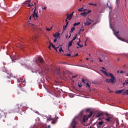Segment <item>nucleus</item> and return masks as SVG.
<instances>
[{
	"label": "nucleus",
	"instance_id": "1",
	"mask_svg": "<svg viewBox=\"0 0 128 128\" xmlns=\"http://www.w3.org/2000/svg\"><path fill=\"white\" fill-rule=\"evenodd\" d=\"M102 70H101L102 72L104 74L106 75V76H108V78H110V76L111 78L110 79L106 78V80L104 81L105 82H107L108 84H110V82H112V84H114V82H116V78L114 77V74H112L110 72H106V70L104 68L102 67Z\"/></svg>",
	"mask_w": 128,
	"mask_h": 128
},
{
	"label": "nucleus",
	"instance_id": "2",
	"mask_svg": "<svg viewBox=\"0 0 128 128\" xmlns=\"http://www.w3.org/2000/svg\"><path fill=\"white\" fill-rule=\"evenodd\" d=\"M37 66H40L42 64H44V59L40 56H38L35 60H34Z\"/></svg>",
	"mask_w": 128,
	"mask_h": 128
},
{
	"label": "nucleus",
	"instance_id": "3",
	"mask_svg": "<svg viewBox=\"0 0 128 128\" xmlns=\"http://www.w3.org/2000/svg\"><path fill=\"white\" fill-rule=\"evenodd\" d=\"M114 34H116V36L118 38V40H122V42H127V44H128V40H124V38H122V37H120L118 36V32H114Z\"/></svg>",
	"mask_w": 128,
	"mask_h": 128
},
{
	"label": "nucleus",
	"instance_id": "4",
	"mask_svg": "<svg viewBox=\"0 0 128 128\" xmlns=\"http://www.w3.org/2000/svg\"><path fill=\"white\" fill-rule=\"evenodd\" d=\"M94 22V20L90 19V18H87L86 20V22H84V24L85 26H88L90 24H91L92 22Z\"/></svg>",
	"mask_w": 128,
	"mask_h": 128
},
{
	"label": "nucleus",
	"instance_id": "5",
	"mask_svg": "<svg viewBox=\"0 0 128 128\" xmlns=\"http://www.w3.org/2000/svg\"><path fill=\"white\" fill-rule=\"evenodd\" d=\"M92 116V112H90V114L88 116H84L83 118V122H86Z\"/></svg>",
	"mask_w": 128,
	"mask_h": 128
},
{
	"label": "nucleus",
	"instance_id": "6",
	"mask_svg": "<svg viewBox=\"0 0 128 128\" xmlns=\"http://www.w3.org/2000/svg\"><path fill=\"white\" fill-rule=\"evenodd\" d=\"M36 7H35V9L34 10L33 15L32 16V18H38V12H36Z\"/></svg>",
	"mask_w": 128,
	"mask_h": 128
},
{
	"label": "nucleus",
	"instance_id": "7",
	"mask_svg": "<svg viewBox=\"0 0 128 128\" xmlns=\"http://www.w3.org/2000/svg\"><path fill=\"white\" fill-rule=\"evenodd\" d=\"M36 72H38L40 76H44V70H42V68H41L40 70Z\"/></svg>",
	"mask_w": 128,
	"mask_h": 128
},
{
	"label": "nucleus",
	"instance_id": "8",
	"mask_svg": "<svg viewBox=\"0 0 128 128\" xmlns=\"http://www.w3.org/2000/svg\"><path fill=\"white\" fill-rule=\"evenodd\" d=\"M76 120H73V121L71 124L70 126L72 128H76Z\"/></svg>",
	"mask_w": 128,
	"mask_h": 128
},
{
	"label": "nucleus",
	"instance_id": "9",
	"mask_svg": "<svg viewBox=\"0 0 128 128\" xmlns=\"http://www.w3.org/2000/svg\"><path fill=\"white\" fill-rule=\"evenodd\" d=\"M74 12H73L72 14H68V15H67L66 16L67 20H70L72 17V16H74Z\"/></svg>",
	"mask_w": 128,
	"mask_h": 128
},
{
	"label": "nucleus",
	"instance_id": "10",
	"mask_svg": "<svg viewBox=\"0 0 128 128\" xmlns=\"http://www.w3.org/2000/svg\"><path fill=\"white\" fill-rule=\"evenodd\" d=\"M47 120L48 122V121H50V120H52V123L54 124H56V121L55 120V119L54 118H52V117H50L49 118H48L47 119Z\"/></svg>",
	"mask_w": 128,
	"mask_h": 128
},
{
	"label": "nucleus",
	"instance_id": "11",
	"mask_svg": "<svg viewBox=\"0 0 128 128\" xmlns=\"http://www.w3.org/2000/svg\"><path fill=\"white\" fill-rule=\"evenodd\" d=\"M78 12H86V10H88V9H84V8L83 6L82 8H78Z\"/></svg>",
	"mask_w": 128,
	"mask_h": 128
},
{
	"label": "nucleus",
	"instance_id": "12",
	"mask_svg": "<svg viewBox=\"0 0 128 128\" xmlns=\"http://www.w3.org/2000/svg\"><path fill=\"white\" fill-rule=\"evenodd\" d=\"M82 82H84V84H86V86L87 88H90V84H88V83L86 82L84 80V79H82Z\"/></svg>",
	"mask_w": 128,
	"mask_h": 128
},
{
	"label": "nucleus",
	"instance_id": "13",
	"mask_svg": "<svg viewBox=\"0 0 128 128\" xmlns=\"http://www.w3.org/2000/svg\"><path fill=\"white\" fill-rule=\"evenodd\" d=\"M78 42H77V44L78 46H77V48H82V46H84L83 45L80 44V39L78 38Z\"/></svg>",
	"mask_w": 128,
	"mask_h": 128
},
{
	"label": "nucleus",
	"instance_id": "14",
	"mask_svg": "<svg viewBox=\"0 0 128 128\" xmlns=\"http://www.w3.org/2000/svg\"><path fill=\"white\" fill-rule=\"evenodd\" d=\"M53 36L54 38H60V33L56 32L55 34H53Z\"/></svg>",
	"mask_w": 128,
	"mask_h": 128
},
{
	"label": "nucleus",
	"instance_id": "15",
	"mask_svg": "<svg viewBox=\"0 0 128 128\" xmlns=\"http://www.w3.org/2000/svg\"><path fill=\"white\" fill-rule=\"evenodd\" d=\"M111 120L112 116H108L106 118H105V120H106V122H110Z\"/></svg>",
	"mask_w": 128,
	"mask_h": 128
},
{
	"label": "nucleus",
	"instance_id": "16",
	"mask_svg": "<svg viewBox=\"0 0 128 128\" xmlns=\"http://www.w3.org/2000/svg\"><path fill=\"white\" fill-rule=\"evenodd\" d=\"M122 92H124V90H117L115 92V94H122Z\"/></svg>",
	"mask_w": 128,
	"mask_h": 128
},
{
	"label": "nucleus",
	"instance_id": "17",
	"mask_svg": "<svg viewBox=\"0 0 128 128\" xmlns=\"http://www.w3.org/2000/svg\"><path fill=\"white\" fill-rule=\"evenodd\" d=\"M88 6H98V4L96 2L92 4V3H88Z\"/></svg>",
	"mask_w": 128,
	"mask_h": 128
},
{
	"label": "nucleus",
	"instance_id": "18",
	"mask_svg": "<svg viewBox=\"0 0 128 128\" xmlns=\"http://www.w3.org/2000/svg\"><path fill=\"white\" fill-rule=\"evenodd\" d=\"M80 15L82 16L86 17L88 16V13H86V12H82L80 13Z\"/></svg>",
	"mask_w": 128,
	"mask_h": 128
},
{
	"label": "nucleus",
	"instance_id": "19",
	"mask_svg": "<svg viewBox=\"0 0 128 128\" xmlns=\"http://www.w3.org/2000/svg\"><path fill=\"white\" fill-rule=\"evenodd\" d=\"M72 46V40L71 41L69 42L68 44V48H70Z\"/></svg>",
	"mask_w": 128,
	"mask_h": 128
},
{
	"label": "nucleus",
	"instance_id": "20",
	"mask_svg": "<svg viewBox=\"0 0 128 128\" xmlns=\"http://www.w3.org/2000/svg\"><path fill=\"white\" fill-rule=\"evenodd\" d=\"M41 128H50V126H48V127L46 126V124L42 125Z\"/></svg>",
	"mask_w": 128,
	"mask_h": 128
},
{
	"label": "nucleus",
	"instance_id": "21",
	"mask_svg": "<svg viewBox=\"0 0 128 128\" xmlns=\"http://www.w3.org/2000/svg\"><path fill=\"white\" fill-rule=\"evenodd\" d=\"M59 52H64V50H62V45H60V48H59Z\"/></svg>",
	"mask_w": 128,
	"mask_h": 128
},
{
	"label": "nucleus",
	"instance_id": "22",
	"mask_svg": "<svg viewBox=\"0 0 128 128\" xmlns=\"http://www.w3.org/2000/svg\"><path fill=\"white\" fill-rule=\"evenodd\" d=\"M76 30V28L74 26L72 27L71 30H70V34L71 33H72L74 32V31Z\"/></svg>",
	"mask_w": 128,
	"mask_h": 128
},
{
	"label": "nucleus",
	"instance_id": "23",
	"mask_svg": "<svg viewBox=\"0 0 128 128\" xmlns=\"http://www.w3.org/2000/svg\"><path fill=\"white\" fill-rule=\"evenodd\" d=\"M31 0H28L27 1H26L23 3L24 4H28V2H30Z\"/></svg>",
	"mask_w": 128,
	"mask_h": 128
},
{
	"label": "nucleus",
	"instance_id": "24",
	"mask_svg": "<svg viewBox=\"0 0 128 128\" xmlns=\"http://www.w3.org/2000/svg\"><path fill=\"white\" fill-rule=\"evenodd\" d=\"M103 114L102 113H98L96 115V116H97V118H100V116H102Z\"/></svg>",
	"mask_w": 128,
	"mask_h": 128
},
{
	"label": "nucleus",
	"instance_id": "25",
	"mask_svg": "<svg viewBox=\"0 0 128 128\" xmlns=\"http://www.w3.org/2000/svg\"><path fill=\"white\" fill-rule=\"evenodd\" d=\"M68 22H67L66 26H64L63 27L64 30H66V27L68 26Z\"/></svg>",
	"mask_w": 128,
	"mask_h": 128
},
{
	"label": "nucleus",
	"instance_id": "26",
	"mask_svg": "<svg viewBox=\"0 0 128 128\" xmlns=\"http://www.w3.org/2000/svg\"><path fill=\"white\" fill-rule=\"evenodd\" d=\"M79 24H80V22L74 24L73 26H79Z\"/></svg>",
	"mask_w": 128,
	"mask_h": 128
},
{
	"label": "nucleus",
	"instance_id": "27",
	"mask_svg": "<svg viewBox=\"0 0 128 128\" xmlns=\"http://www.w3.org/2000/svg\"><path fill=\"white\" fill-rule=\"evenodd\" d=\"M52 47L53 48L56 50V52H58V47L56 48V46L54 45H52Z\"/></svg>",
	"mask_w": 128,
	"mask_h": 128
},
{
	"label": "nucleus",
	"instance_id": "28",
	"mask_svg": "<svg viewBox=\"0 0 128 128\" xmlns=\"http://www.w3.org/2000/svg\"><path fill=\"white\" fill-rule=\"evenodd\" d=\"M122 94H124V96H126V94H128V92L127 90L124 92L123 93H122Z\"/></svg>",
	"mask_w": 128,
	"mask_h": 128
},
{
	"label": "nucleus",
	"instance_id": "29",
	"mask_svg": "<svg viewBox=\"0 0 128 128\" xmlns=\"http://www.w3.org/2000/svg\"><path fill=\"white\" fill-rule=\"evenodd\" d=\"M125 84H128V80L125 81V82L123 83L124 86Z\"/></svg>",
	"mask_w": 128,
	"mask_h": 128
},
{
	"label": "nucleus",
	"instance_id": "30",
	"mask_svg": "<svg viewBox=\"0 0 128 128\" xmlns=\"http://www.w3.org/2000/svg\"><path fill=\"white\" fill-rule=\"evenodd\" d=\"M27 4V6L28 7V8H30V6H34L33 4H29L28 3V4Z\"/></svg>",
	"mask_w": 128,
	"mask_h": 128
},
{
	"label": "nucleus",
	"instance_id": "31",
	"mask_svg": "<svg viewBox=\"0 0 128 128\" xmlns=\"http://www.w3.org/2000/svg\"><path fill=\"white\" fill-rule=\"evenodd\" d=\"M76 36H78V34L76 35V36H74L73 38H72V42H74V40H75L76 39Z\"/></svg>",
	"mask_w": 128,
	"mask_h": 128
},
{
	"label": "nucleus",
	"instance_id": "32",
	"mask_svg": "<svg viewBox=\"0 0 128 128\" xmlns=\"http://www.w3.org/2000/svg\"><path fill=\"white\" fill-rule=\"evenodd\" d=\"M58 38H56V37H55V38H54V42H56V41L58 40Z\"/></svg>",
	"mask_w": 128,
	"mask_h": 128
},
{
	"label": "nucleus",
	"instance_id": "33",
	"mask_svg": "<svg viewBox=\"0 0 128 128\" xmlns=\"http://www.w3.org/2000/svg\"><path fill=\"white\" fill-rule=\"evenodd\" d=\"M102 124H104V122H102V121L100 122H98L99 126H102Z\"/></svg>",
	"mask_w": 128,
	"mask_h": 128
},
{
	"label": "nucleus",
	"instance_id": "34",
	"mask_svg": "<svg viewBox=\"0 0 128 128\" xmlns=\"http://www.w3.org/2000/svg\"><path fill=\"white\" fill-rule=\"evenodd\" d=\"M120 4V1L118 0H116V5L118 6Z\"/></svg>",
	"mask_w": 128,
	"mask_h": 128
},
{
	"label": "nucleus",
	"instance_id": "35",
	"mask_svg": "<svg viewBox=\"0 0 128 128\" xmlns=\"http://www.w3.org/2000/svg\"><path fill=\"white\" fill-rule=\"evenodd\" d=\"M90 12H92V10H88V12H86L87 14H90Z\"/></svg>",
	"mask_w": 128,
	"mask_h": 128
},
{
	"label": "nucleus",
	"instance_id": "36",
	"mask_svg": "<svg viewBox=\"0 0 128 128\" xmlns=\"http://www.w3.org/2000/svg\"><path fill=\"white\" fill-rule=\"evenodd\" d=\"M18 82H24V81H22V80L20 81L18 80Z\"/></svg>",
	"mask_w": 128,
	"mask_h": 128
},
{
	"label": "nucleus",
	"instance_id": "37",
	"mask_svg": "<svg viewBox=\"0 0 128 128\" xmlns=\"http://www.w3.org/2000/svg\"><path fill=\"white\" fill-rule=\"evenodd\" d=\"M14 60H16V56H15L14 57L13 59L12 58V62H14Z\"/></svg>",
	"mask_w": 128,
	"mask_h": 128
},
{
	"label": "nucleus",
	"instance_id": "38",
	"mask_svg": "<svg viewBox=\"0 0 128 128\" xmlns=\"http://www.w3.org/2000/svg\"><path fill=\"white\" fill-rule=\"evenodd\" d=\"M46 30L48 32H50V30H52V28H46Z\"/></svg>",
	"mask_w": 128,
	"mask_h": 128
},
{
	"label": "nucleus",
	"instance_id": "39",
	"mask_svg": "<svg viewBox=\"0 0 128 128\" xmlns=\"http://www.w3.org/2000/svg\"><path fill=\"white\" fill-rule=\"evenodd\" d=\"M66 56H70V54H66Z\"/></svg>",
	"mask_w": 128,
	"mask_h": 128
},
{
	"label": "nucleus",
	"instance_id": "40",
	"mask_svg": "<svg viewBox=\"0 0 128 128\" xmlns=\"http://www.w3.org/2000/svg\"><path fill=\"white\" fill-rule=\"evenodd\" d=\"M46 10V6H44V8H42V10Z\"/></svg>",
	"mask_w": 128,
	"mask_h": 128
},
{
	"label": "nucleus",
	"instance_id": "41",
	"mask_svg": "<svg viewBox=\"0 0 128 128\" xmlns=\"http://www.w3.org/2000/svg\"><path fill=\"white\" fill-rule=\"evenodd\" d=\"M53 45H54V44H52V42L50 43V46H52Z\"/></svg>",
	"mask_w": 128,
	"mask_h": 128
},
{
	"label": "nucleus",
	"instance_id": "42",
	"mask_svg": "<svg viewBox=\"0 0 128 128\" xmlns=\"http://www.w3.org/2000/svg\"><path fill=\"white\" fill-rule=\"evenodd\" d=\"M84 28H81L80 30V32H84Z\"/></svg>",
	"mask_w": 128,
	"mask_h": 128
},
{
	"label": "nucleus",
	"instance_id": "43",
	"mask_svg": "<svg viewBox=\"0 0 128 128\" xmlns=\"http://www.w3.org/2000/svg\"><path fill=\"white\" fill-rule=\"evenodd\" d=\"M78 86L79 88H82V84H78Z\"/></svg>",
	"mask_w": 128,
	"mask_h": 128
},
{
	"label": "nucleus",
	"instance_id": "44",
	"mask_svg": "<svg viewBox=\"0 0 128 128\" xmlns=\"http://www.w3.org/2000/svg\"><path fill=\"white\" fill-rule=\"evenodd\" d=\"M36 68V65H33L32 68Z\"/></svg>",
	"mask_w": 128,
	"mask_h": 128
},
{
	"label": "nucleus",
	"instance_id": "45",
	"mask_svg": "<svg viewBox=\"0 0 128 128\" xmlns=\"http://www.w3.org/2000/svg\"><path fill=\"white\" fill-rule=\"evenodd\" d=\"M86 40H88V38L86 39V41L85 42V44H84L85 46H86Z\"/></svg>",
	"mask_w": 128,
	"mask_h": 128
},
{
	"label": "nucleus",
	"instance_id": "46",
	"mask_svg": "<svg viewBox=\"0 0 128 128\" xmlns=\"http://www.w3.org/2000/svg\"><path fill=\"white\" fill-rule=\"evenodd\" d=\"M99 61L100 62H102V60H100V58H99Z\"/></svg>",
	"mask_w": 128,
	"mask_h": 128
},
{
	"label": "nucleus",
	"instance_id": "47",
	"mask_svg": "<svg viewBox=\"0 0 128 128\" xmlns=\"http://www.w3.org/2000/svg\"><path fill=\"white\" fill-rule=\"evenodd\" d=\"M78 56V54H76L74 56Z\"/></svg>",
	"mask_w": 128,
	"mask_h": 128
},
{
	"label": "nucleus",
	"instance_id": "48",
	"mask_svg": "<svg viewBox=\"0 0 128 128\" xmlns=\"http://www.w3.org/2000/svg\"><path fill=\"white\" fill-rule=\"evenodd\" d=\"M68 35H66V38H68Z\"/></svg>",
	"mask_w": 128,
	"mask_h": 128
},
{
	"label": "nucleus",
	"instance_id": "49",
	"mask_svg": "<svg viewBox=\"0 0 128 128\" xmlns=\"http://www.w3.org/2000/svg\"><path fill=\"white\" fill-rule=\"evenodd\" d=\"M29 20H32V16H30L29 18Z\"/></svg>",
	"mask_w": 128,
	"mask_h": 128
},
{
	"label": "nucleus",
	"instance_id": "50",
	"mask_svg": "<svg viewBox=\"0 0 128 128\" xmlns=\"http://www.w3.org/2000/svg\"><path fill=\"white\" fill-rule=\"evenodd\" d=\"M71 36H72V34H70V36H68V38H70Z\"/></svg>",
	"mask_w": 128,
	"mask_h": 128
},
{
	"label": "nucleus",
	"instance_id": "51",
	"mask_svg": "<svg viewBox=\"0 0 128 128\" xmlns=\"http://www.w3.org/2000/svg\"><path fill=\"white\" fill-rule=\"evenodd\" d=\"M123 72H122V71H120V74H122Z\"/></svg>",
	"mask_w": 128,
	"mask_h": 128
},
{
	"label": "nucleus",
	"instance_id": "52",
	"mask_svg": "<svg viewBox=\"0 0 128 128\" xmlns=\"http://www.w3.org/2000/svg\"><path fill=\"white\" fill-rule=\"evenodd\" d=\"M36 3L34 2V6H35L34 8H36Z\"/></svg>",
	"mask_w": 128,
	"mask_h": 128
},
{
	"label": "nucleus",
	"instance_id": "53",
	"mask_svg": "<svg viewBox=\"0 0 128 128\" xmlns=\"http://www.w3.org/2000/svg\"><path fill=\"white\" fill-rule=\"evenodd\" d=\"M32 28H34V25L32 24Z\"/></svg>",
	"mask_w": 128,
	"mask_h": 128
},
{
	"label": "nucleus",
	"instance_id": "54",
	"mask_svg": "<svg viewBox=\"0 0 128 128\" xmlns=\"http://www.w3.org/2000/svg\"><path fill=\"white\" fill-rule=\"evenodd\" d=\"M86 60H88V58H86Z\"/></svg>",
	"mask_w": 128,
	"mask_h": 128
},
{
	"label": "nucleus",
	"instance_id": "55",
	"mask_svg": "<svg viewBox=\"0 0 128 128\" xmlns=\"http://www.w3.org/2000/svg\"><path fill=\"white\" fill-rule=\"evenodd\" d=\"M66 22H68L67 20H66Z\"/></svg>",
	"mask_w": 128,
	"mask_h": 128
},
{
	"label": "nucleus",
	"instance_id": "56",
	"mask_svg": "<svg viewBox=\"0 0 128 128\" xmlns=\"http://www.w3.org/2000/svg\"><path fill=\"white\" fill-rule=\"evenodd\" d=\"M48 48H50V46L48 47Z\"/></svg>",
	"mask_w": 128,
	"mask_h": 128
},
{
	"label": "nucleus",
	"instance_id": "57",
	"mask_svg": "<svg viewBox=\"0 0 128 128\" xmlns=\"http://www.w3.org/2000/svg\"><path fill=\"white\" fill-rule=\"evenodd\" d=\"M51 28V30H52V26H51V28Z\"/></svg>",
	"mask_w": 128,
	"mask_h": 128
},
{
	"label": "nucleus",
	"instance_id": "58",
	"mask_svg": "<svg viewBox=\"0 0 128 128\" xmlns=\"http://www.w3.org/2000/svg\"><path fill=\"white\" fill-rule=\"evenodd\" d=\"M117 72H118H118H120V71H118Z\"/></svg>",
	"mask_w": 128,
	"mask_h": 128
},
{
	"label": "nucleus",
	"instance_id": "59",
	"mask_svg": "<svg viewBox=\"0 0 128 128\" xmlns=\"http://www.w3.org/2000/svg\"><path fill=\"white\" fill-rule=\"evenodd\" d=\"M76 76H74L73 78H76Z\"/></svg>",
	"mask_w": 128,
	"mask_h": 128
},
{
	"label": "nucleus",
	"instance_id": "60",
	"mask_svg": "<svg viewBox=\"0 0 128 128\" xmlns=\"http://www.w3.org/2000/svg\"><path fill=\"white\" fill-rule=\"evenodd\" d=\"M96 23H95V24H96Z\"/></svg>",
	"mask_w": 128,
	"mask_h": 128
},
{
	"label": "nucleus",
	"instance_id": "61",
	"mask_svg": "<svg viewBox=\"0 0 128 128\" xmlns=\"http://www.w3.org/2000/svg\"><path fill=\"white\" fill-rule=\"evenodd\" d=\"M36 112V114H38V112Z\"/></svg>",
	"mask_w": 128,
	"mask_h": 128
},
{
	"label": "nucleus",
	"instance_id": "62",
	"mask_svg": "<svg viewBox=\"0 0 128 128\" xmlns=\"http://www.w3.org/2000/svg\"><path fill=\"white\" fill-rule=\"evenodd\" d=\"M88 56H90V54H89Z\"/></svg>",
	"mask_w": 128,
	"mask_h": 128
},
{
	"label": "nucleus",
	"instance_id": "63",
	"mask_svg": "<svg viewBox=\"0 0 128 128\" xmlns=\"http://www.w3.org/2000/svg\"><path fill=\"white\" fill-rule=\"evenodd\" d=\"M91 62H94V60H91Z\"/></svg>",
	"mask_w": 128,
	"mask_h": 128
},
{
	"label": "nucleus",
	"instance_id": "64",
	"mask_svg": "<svg viewBox=\"0 0 128 128\" xmlns=\"http://www.w3.org/2000/svg\"><path fill=\"white\" fill-rule=\"evenodd\" d=\"M40 24H41V25L42 24V23H40Z\"/></svg>",
	"mask_w": 128,
	"mask_h": 128
}]
</instances>
